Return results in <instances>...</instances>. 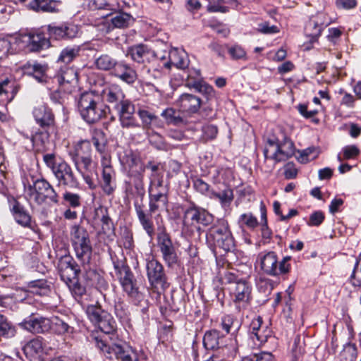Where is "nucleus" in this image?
<instances>
[{"label": "nucleus", "instance_id": "f257e3e1", "mask_svg": "<svg viewBox=\"0 0 361 361\" xmlns=\"http://www.w3.org/2000/svg\"><path fill=\"white\" fill-rule=\"evenodd\" d=\"M294 143L287 137L283 140L268 139L264 149V161L262 169L267 173L273 171L276 163L288 160L295 155Z\"/></svg>", "mask_w": 361, "mask_h": 361}, {"label": "nucleus", "instance_id": "f03ea898", "mask_svg": "<svg viewBox=\"0 0 361 361\" xmlns=\"http://www.w3.org/2000/svg\"><path fill=\"white\" fill-rule=\"evenodd\" d=\"M149 197V212L145 211V205L142 202H139L138 201H135L134 202V207L140 225L149 238L152 239L155 234V229L152 219V214L166 207L168 197L167 195H150Z\"/></svg>", "mask_w": 361, "mask_h": 361}, {"label": "nucleus", "instance_id": "7ed1b4c3", "mask_svg": "<svg viewBox=\"0 0 361 361\" xmlns=\"http://www.w3.org/2000/svg\"><path fill=\"white\" fill-rule=\"evenodd\" d=\"M26 198L30 203L58 204L59 196L53 186L44 178L37 179L25 188Z\"/></svg>", "mask_w": 361, "mask_h": 361}, {"label": "nucleus", "instance_id": "20e7f679", "mask_svg": "<svg viewBox=\"0 0 361 361\" xmlns=\"http://www.w3.org/2000/svg\"><path fill=\"white\" fill-rule=\"evenodd\" d=\"M43 161L50 169L59 185L71 188H78L79 182L71 166L63 159H57L54 154H46Z\"/></svg>", "mask_w": 361, "mask_h": 361}, {"label": "nucleus", "instance_id": "39448f33", "mask_svg": "<svg viewBox=\"0 0 361 361\" xmlns=\"http://www.w3.org/2000/svg\"><path fill=\"white\" fill-rule=\"evenodd\" d=\"M78 109L82 118L89 123H94L106 114V107L92 92L82 93L78 102Z\"/></svg>", "mask_w": 361, "mask_h": 361}, {"label": "nucleus", "instance_id": "423d86ee", "mask_svg": "<svg viewBox=\"0 0 361 361\" xmlns=\"http://www.w3.org/2000/svg\"><path fill=\"white\" fill-rule=\"evenodd\" d=\"M35 122L40 127L32 133L31 141L34 145L44 143L49 138V130L54 126V116L51 110L44 104H39L32 111Z\"/></svg>", "mask_w": 361, "mask_h": 361}, {"label": "nucleus", "instance_id": "0eeeda50", "mask_svg": "<svg viewBox=\"0 0 361 361\" xmlns=\"http://www.w3.org/2000/svg\"><path fill=\"white\" fill-rule=\"evenodd\" d=\"M207 239L214 247L222 249L225 252L231 251L235 247L233 237L228 224L225 219L218 220L216 224L210 228Z\"/></svg>", "mask_w": 361, "mask_h": 361}, {"label": "nucleus", "instance_id": "6e6552de", "mask_svg": "<svg viewBox=\"0 0 361 361\" xmlns=\"http://www.w3.org/2000/svg\"><path fill=\"white\" fill-rule=\"evenodd\" d=\"M257 259L261 270L267 275L278 276L290 271L289 261L291 259L290 256H286L281 261H279L277 255L273 251H269L259 254Z\"/></svg>", "mask_w": 361, "mask_h": 361}, {"label": "nucleus", "instance_id": "1a4fd4ad", "mask_svg": "<svg viewBox=\"0 0 361 361\" xmlns=\"http://www.w3.org/2000/svg\"><path fill=\"white\" fill-rule=\"evenodd\" d=\"M71 240L78 259L88 262L92 252L87 231L79 225H74L71 230Z\"/></svg>", "mask_w": 361, "mask_h": 361}, {"label": "nucleus", "instance_id": "9d476101", "mask_svg": "<svg viewBox=\"0 0 361 361\" xmlns=\"http://www.w3.org/2000/svg\"><path fill=\"white\" fill-rule=\"evenodd\" d=\"M14 43L19 50L27 47L31 51H39L50 45L49 40L42 33L20 34L14 37Z\"/></svg>", "mask_w": 361, "mask_h": 361}, {"label": "nucleus", "instance_id": "9b49d317", "mask_svg": "<svg viewBox=\"0 0 361 361\" xmlns=\"http://www.w3.org/2000/svg\"><path fill=\"white\" fill-rule=\"evenodd\" d=\"M96 345L106 358H116L121 361H139L136 353L125 350L121 345H109L103 340L96 338Z\"/></svg>", "mask_w": 361, "mask_h": 361}, {"label": "nucleus", "instance_id": "f8f14e48", "mask_svg": "<svg viewBox=\"0 0 361 361\" xmlns=\"http://www.w3.org/2000/svg\"><path fill=\"white\" fill-rule=\"evenodd\" d=\"M118 114L121 126L126 129L141 128V124L135 118L134 104L129 100L124 99L114 107Z\"/></svg>", "mask_w": 361, "mask_h": 361}, {"label": "nucleus", "instance_id": "ddd939ff", "mask_svg": "<svg viewBox=\"0 0 361 361\" xmlns=\"http://www.w3.org/2000/svg\"><path fill=\"white\" fill-rule=\"evenodd\" d=\"M157 245L166 264L169 267L176 264L178 255L169 234L164 228L160 229L157 234Z\"/></svg>", "mask_w": 361, "mask_h": 361}, {"label": "nucleus", "instance_id": "4468645a", "mask_svg": "<svg viewBox=\"0 0 361 361\" xmlns=\"http://www.w3.org/2000/svg\"><path fill=\"white\" fill-rule=\"evenodd\" d=\"M252 287L245 279L230 288V294L235 307L239 310H244L250 305Z\"/></svg>", "mask_w": 361, "mask_h": 361}, {"label": "nucleus", "instance_id": "2eb2a0df", "mask_svg": "<svg viewBox=\"0 0 361 361\" xmlns=\"http://www.w3.org/2000/svg\"><path fill=\"white\" fill-rule=\"evenodd\" d=\"M144 173L131 171L128 174V180L125 182V192L128 198L141 197L145 194L143 182Z\"/></svg>", "mask_w": 361, "mask_h": 361}, {"label": "nucleus", "instance_id": "dca6fc26", "mask_svg": "<svg viewBox=\"0 0 361 361\" xmlns=\"http://www.w3.org/2000/svg\"><path fill=\"white\" fill-rule=\"evenodd\" d=\"M19 326L29 332L42 334L47 332L51 329V322L49 318L32 314L21 322Z\"/></svg>", "mask_w": 361, "mask_h": 361}, {"label": "nucleus", "instance_id": "f3484780", "mask_svg": "<svg viewBox=\"0 0 361 361\" xmlns=\"http://www.w3.org/2000/svg\"><path fill=\"white\" fill-rule=\"evenodd\" d=\"M331 23L328 16L324 13H318L312 16L305 27V32L312 41L317 40L321 35L322 30Z\"/></svg>", "mask_w": 361, "mask_h": 361}, {"label": "nucleus", "instance_id": "a211bd4d", "mask_svg": "<svg viewBox=\"0 0 361 361\" xmlns=\"http://www.w3.org/2000/svg\"><path fill=\"white\" fill-rule=\"evenodd\" d=\"M213 216L205 209L192 207L187 209L183 216V224L185 225L202 224L207 226L212 223Z\"/></svg>", "mask_w": 361, "mask_h": 361}, {"label": "nucleus", "instance_id": "6ab92c4d", "mask_svg": "<svg viewBox=\"0 0 361 361\" xmlns=\"http://www.w3.org/2000/svg\"><path fill=\"white\" fill-rule=\"evenodd\" d=\"M119 281L123 290L133 298L140 301L142 295L137 290L133 281V274L127 267H122L118 269Z\"/></svg>", "mask_w": 361, "mask_h": 361}, {"label": "nucleus", "instance_id": "aec40b11", "mask_svg": "<svg viewBox=\"0 0 361 361\" xmlns=\"http://www.w3.org/2000/svg\"><path fill=\"white\" fill-rule=\"evenodd\" d=\"M146 269L148 280L153 286H164L166 283V276L162 264L154 258L147 259Z\"/></svg>", "mask_w": 361, "mask_h": 361}, {"label": "nucleus", "instance_id": "412c9836", "mask_svg": "<svg viewBox=\"0 0 361 361\" xmlns=\"http://www.w3.org/2000/svg\"><path fill=\"white\" fill-rule=\"evenodd\" d=\"M104 164L102 166V180H101V187L104 191V192L107 195H111L115 189H116V182H115V172L111 166L110 163H108V160L104 159Z\"/></svg>", "mask_w": 361, "mask_h": 361}, {"label": "nucleus", "instance_id": "4be33fe9", "mask_svg": "<svg viewBox=\"0 0 361 361\" xmlns=\"http://www.w3.org/2000/svg\"><path fill=\"white\" fill-rule=\"evenodd\" d=\"M182 113L194 114L198 111L201 106V99L190 94H181L176 102Z\"/></svg>", "mask_w": 361, "mask_h": 361}, {"label": "nucleus", "instance_id": "5701e85b", "mask_svg": "<svg viewBox=\"0 0 361 361\" xmlns=\"http://www.w3.org/2000/svg\"><path fill=\"white\" fill-rule=\"evenodd\" d=\"M60 276L66 284L72 283L78 275L79 269L72 259L65 258L61 260L59 264Z\"/></svg>", "mask_w": 361, "mask_h": 361}, {"label": "nucleus", "instance_id": "b1692460", "mask_svg": "<svg viewBox=\"0 0 361 361\" xmlns=\"http://www.w3.org/2000/svg\"><path fill=\"white\" fill-rule=\"evenodd\" d=\"M169 60L164 62L165 68L170 70L172 66L184 69L188 66V59L183 51L178 49H171L168 53Z\"/></svg>", "mask_w": 361, "mask_h": 361}, {"label": "nucleus", "instance_id": "393cba45", "mask_svg": "<svg viewBox=\"0 0 361 361\" xmlns=\"http://www.w3.org/2000/svg\"><path fill=\"white\" fill-rule=\"evenodd\" d=\"M120 159L121 164L128 169V174L131 173L133 171L136 173H144L145 171V166L140 157L132 151L126 152Z\"/></svg>", "mask_w": 361, "mask_h": 361}, {"label": "nucleus", "instance_id": "a878e982", "mask_svg": "<svg viewBox=\"0 0 361 361\" xmlns=\"http://www.w3.org/2000/svg\"><path fill=\"white\" fill-rule=\"evenodd\" d=\"M76 170L81 174L85 182L90 189H94L97 186L93 180L92 160V157H83L78 160V168Z\"/></svg>", "mask_w": 361, "mask_h": 361}, {"label": "nucleus", "instance_id": "bb28decb", "mask_svg": "<svg viewBox=\"0 0 361 361\" xmlns=\"http://www.w3.org/2000/svg\"><path fill=\"white\" fill-rule=\"evenodd\" d=\"M112 74L122 81L132 84L137 79L136 71L124 61H119Z\"/></svg>", "mask_w": 361, "mask_h": 361}, {"label": "nucleus", "instance_id": "cd10ccee", "mask_svg": "<svg viewBox=\"0 0 361 361\" xmlns=\"http://www.w3.org/2000/svg\"><path fill=\"white\" fill-rule=\"evenodd\" d=\"M44 338L37 337L27 342L23 348L25 355L30 359H37L45 355Z\"/></svg>", "mask_w": 361, "mask_h": 361}, {"label": "nucleus", "instance_id": "c85d7f7f", "mask_svg": "<svg viewBox=\"0 0 361 361\" xmlns=\"http://www.w3.org/2000/svg\"><path fill=\"white\" fill-rule=\"evenodd\" d=\"M25 74L33 76L38 82H44L47 79V66L37 62H27L22 67Z\"/></svg>", "mask_w": 361, "mask_h": 361}, {"label": "nucleus", "instance_id": "c756f323", "mask_svg": "<svg viewBox=\"0 0 361 361\" xmlns=\"http://www.w3.org/2000/svg\"><path fill=\"white\" fill-rule=\"evenodd\" d=\"M91 150L90 142L87 140H82L75 145L74 148L69 152V156L75 168H78L79 159H83V157H91Z\"/></svg>", "mask_w": 361, "mask_h": 361}, {"label": "nucleus", "instance_id": "7c9ffc66", "mask_svg": "<svg viewBox=\"0 0 361 361\" xmlns=\"http://www.w3.org/2000/svg\"><path fill=\"white\" fill-rule=\"evenodd\" d=\"M102 95L106 102L114 104V107L125 99V94L121 87L116 84L105 87Z\"/></svg>", "mask_w": 361, "mask_h": 361}, {"label": "nucleus", "instance_id": "2f4dec72", "mask_svg": "<svg viewBox=\"0 0 361 361\" xmlns=\"http://www.w3.org/2000/svg\"><path fill=\"white\" fill-rule=\"evenodd\" d=\"M128 54L134 61L144 63L146 60H149L151 56H155V52L149 49L147 45L140 44L130 47Z\"/></svg>", "mask_w": 361, "mask_h": 361}, {"label": "nucleus", "instance_id": "473e14b6", "mask_svg": "<svg viewBox=\"0 0 361 361\" xmlns=\"http://www.w3.org/2000/svg\"><path fill=\"white\" fill-rule=\"evenodd\" d=\"M238 9L239 3L237 0H208L207 11L210 13H227L229 6Z\"/></svg>", "mask_w": 361, "mask_h": 361}, {"label": "nucleus", "instance_id": "72a5a7b5", "mask_svg": "<svg viewBox=\"0 0 361 361\" xmlns=\"http://www.w3.org/2000/svg\"><path fill=\"white\" fill-rule=\"evenodd\" d=\"M224 336L216 330L208 331L204 334L203 345L207 350H217L224 345Z\"/></svg>", "mask_w": 361, "mask_h": 361}, {"label": "nucleus", "instance_id": "f704fd0d", "mask_svg": "<svg viewBox=\"0 0 361 361\" xmlns=\"http://www.w3.org/2000/svg\"><path fill=\"white\" fill-rule=\"evenodd\" d=\"M181 114L183 113L180 109L176 110L173 108H167L161 112V116L165 119L168 124L180 126L187 123Z\"/></svg>", "mask_w": 361, "mask_h": 361}, {"label": "nucleus", "instance_id": "c9c22d12", "mask_svg": "<svg viewBox=\"0 0 361 361\" xmlns=\"http://www.w3.org/2000/svg\"><path fill=\"white\" fill-rule=\"evenodd\" d=\"M57 4L56 0H32L29 3V6L36 11L55 12Z\"/></svg>", "mask_w": 361, "mask_h": 361}, {"label": "nucleus", "instance_id": "e433bc0d", "mask_svg": "<svg viewBox=\"0 0 361 361\" xmlns=\"http://www.w3.org/2000/svg\"><path fill=\"white\" fill-rule=\"evenodd\" d=\"M209 197L218 200L221 206L226 207L229 206L233 200V191L230 187L225 186L224 189L219 192L214 191L211 192Z\"/></svg>", "mask_w": 361, "mask_h": 361}, {"label": "nucleus", "instance_id": "4c0bfd02", "mask_svg": "<svg viewBox=\"0 0 361 361\" xmlns=\"http://www.w3.org/2000/svg\"><path fill=\"white\" fill-rule=\"evenodd\" d=\"M219 274L222 284H232L234 286L245 280L241 276L240 271L234 269L223 270V272H220Z\"/></svg>", "mask_w": 361, "mask_h": 361}, {"label": "nucleus", "instance_id": "58836bf2", "mask_svg": "<svg viewBox=\"0 0 361 361\" xmlns=\"http://www.w3.org/2000/svg\"><path fill=\"white\" fill-rule=\"evenodd\" d=\"M29 291L40 296L47 295L50 293V287L44 279L30 281L28 284Z\"/></svg>", "mask_w": 361, "mask_h": 361}, {"label": "nucleus", "instance_id": "ea45409f", "mask_svg": "<svg viewBox=\"0 0 361 361\" xmlns=\"http://www.w3.org/2000/svg\"><path fill=\"white\" fill-rule=\"evenodd\" d=\"M56 78L60 85L73 83L78 81V74L73 68L64 67L60 69Z\"/></svg>", "mask_w": 361, "mask_h": 361}, {"label": "nucleus", "instance_id": "a19ab883", "mask_svg": "<svg viewBox=\"0 0 361 361\" xmlns=\"http://www.w3.org/2000/svg\"><path fill=\"white\" fill-rule=\"evenodd\" d=\"M119 61L108 54H102L95 61L97 68L102 71H112L114 72Z\"/></svg>", "mask_w": 361, "mask_h": 361}, {"label": "nucleus", "instance_id": "79ce46f5", "mask_svg": "<svg viewBox=\"0 0 361 361\" xmlns=\"http://www.w3.org/2000/svg\"><path fill=\"white\" fill-rule=\"evenodd\" d=\"M114 313L116 317L123 324H128L130 320V313L128 305L120 300L114 305Z\"/></svg>", "mask_w": 361, "mask_h": 361}, {"label": "nucleus", "instance_id": "37998d69", "mask_svg": "<svg viewBox=\"0 0 361 361\" xmlns=\"http://www.w3.org/2000/svg\"><path fill=\"white\" fill-rule=\"evenodd\" d=\"M99 212L102 214L100 222L102 224V232L104 234L107 235H111V233H114V226L111 219L107 214V211L106 209L101 208L100 209L97 211V216H99Z\"/></svg>", "mask_w": 361, "mask_h": 361}, {"label": "nucleus", "instance_id": "c03bdc74", "mask_svg": "<svg viewBox=\"0 0 361 361\" xmlns=\"http://www.w3.org/2000/svg\"><path fill=\"white\" fill-rule=\"evenodd\" d=\"M86 313L89 319L96 325L104 317H108V312L97 305H89L87 307Z\"/></svg>", "mask_w": 361, "mask_h": 361}, {"label": "nucleus", "instance_id": "a18cd8bd", "mask_svg": "<svg viewBox=\"0 0 361 361\" xmlns=\"http://www.w3.org/2000/svg\"><path fill=\"white\" fill-rule=\"evenodd\" d=\"M149 194L157 195H167L166 187L163 185L162 178L159 176H154L150 181Z\"/></svg>", "mask_w": 361, "mask_h": 361}, {"label": "nucleus", "instance_id": "49530a36", "mask_svg": "<svg viewBox=\"0 0 361 361\" xmlns=\"http://www.w3.org/2000/svg\"><path fill=\"white\" fill-rule=\"evenodd\" d=\"M51 328L57 334H70L73 332V327L71 326L66 322L57 317H55L51 319Z\"/></svg>", "mask_w": 361, "mask_h": 361}, {"label": "nucleus", "instance_id": "de8ad7c7", "mask_svg": "<svg viewBox=\"0 0 361 361\" xmlns=\"http://www.w3.org/2000/svg\"><path fill=\"white\" fill-rule=\"evenodd\" d=\"M80 50V49L78 46L66 47L61 51L58 62L71 63L78 55Z\"/></svg>", "mask_w": 361, "mask_h": 361}, {"label": "nucleus", "instance_id": "09e8293b", "mask_svg": "<svg viewBox=\"0 0 361 361\" xmlns=\"http://www.w3.org/2000/svg\"><path fill=\"white\" fill-rule=\"evenodd\" d=\"M137 114L142 121L141 128H136L135 130H143L144 129H149L151 127L152 122L157 119V116L145 109H140Z\"/></svg>", "mask_w": 361, "mask_h": 361}, {"label": "nucleus", "instance_id": "8fccbe9b", "mask_svg": "<svg viewBox=\"0 0 361 361\" xmlns=\"http://www.w3.org/2000/svg\"><path fill=\"white\" fill-rule=\"evenodd\" d=\"M132 20L131 16L126 13H120L111 20L113 26L117 28L128 27Z\"/></svg>", "mask_w": 361, "mask_h": 361}, {"label": "nucleus", "instance_id": "3c124183", "mask_svg": "<svg viewBox=\"0 0 361 361\" xmlns=\"http://www.w3.org/2000/svg\"><path fill=\"white\" fill-rule=\"evenodd\" d=\"M190 85L193 86V88L195 89L198 92L204 94L208 98H212L215 95V92L213 87L203 81V80L201 82H195V83H192Z\"/></svg>", "mask_w": 361, "mask_h": 361}, {"label": "nucleus", "instance_id": "603ef678", "mask_svg": "<svg viewBox=\"0 0 361 361\" xmlns=\"http://www.w3.org/2000/svg\"><path fill=\"white\" fill-rule=\"evenodd\" d=\"M97 325L106 334L113 333L116 329V323L109 313L108 317H104Z\"/></svg>", "mask_w": 361, "mask_h": 361}, {"label": "nucleus", "instance_id": "864d4df0", "mask_svg": "<svg viewBox=\"0 0 361 361\" xmlns=\"http://www.w3.org/2000/svg\"><path fill=\"white\" fill-rule=\"evenodd\" d=\"M19 51L16 44L14 43V38L9 40L6 38L0 37V52H6L13 54Z\"/></svg>", "mask_w": 361, "mask_h": 361}, {"label": "nucleus", "instance_id": "5fc2aeb1", "mask_svg": "<svg viewBox=\"0 0 361 361\" xmlns=\"http://www.w3.org/2000/svg\"><path fill=\"white\" fill-rule=\"evenodd\" d=\"M63 200L64 201V204H68L73 208L78 207L81 204L80 196L78 194L68 191H66L63 194Z\"/></svg>", "mask_w": 361, "mask_h": 361}, {"label": "nucleus", "instance_id": "6e6d98bb", "mask_svg": "<svg viewBox=\"0 0 361 361\" xmlns=\"http://www.w3.org/2000/svg\"><path fill=\"white\" fill-rule=\"evenodd\" d=\"M239 224L245 226L250 229H254L258 226L257 218L251 213L243 214L240 216Z\"/></svg>", "mask_w": 361, "mask_h": 361}, {"label": "nucleus", "instance_id": "4d7b16f0", "mask_svg": "<svg viewBox=\"0 0 361 361\" xmlns=\"http://www.w3.org/2000/svg\"><path fill=\"white\" fill-rule=\"evenodd\" d=\"M9 92H11L12 93V99L18 92L14 82L8 78H0V95L3 94H8Z\"/></svg>", "mask_w": 361, "mask_h": 361}, {"label": "nucleus", "instance_id": "13d9d810", "mask_svg": "<svg viewBox=\"0 0 361 361\" xmlns=\"http://www.w3.org/2000/svg\"><path fill=\"white\" fill-rule=\"evenodd\" d=\"M350 282L354 286H361V255L356 260L350 276Z\"/></svg>", "mask_w": 361, "mask_h": 361}, {"label": "nucleus", "instance_id": "bf43d9fd", "mask_svg": "<svg viewBox=\"0 0 361 361\" xmlns=\"http://www.w3.org/2000/svg\"><path fill=\"white\" fill-rule=\"evenodd\" d=\"M271 335V331L267 328V326H264L262 329V331H258L251 340H252L254 345L256 347H260L263 343L267 342V338Z\"/></svg>", "mask_w": 361, "mask_h": 361}, {"label": "nucleus", "instance_id": "052dcab7", "mask_svg": "<svg viewBox=\"0 0 361 361\" xmlns=\"http://www.w3.org/2000/svg\"><path fill=\"white\" fill-rule=\"evenodd\" d=\"M16 334V327L12 324L8 319L4 322L0 326V337L5 338H11L15 336Z\"/></svg>", "mask_w": 361, "mask_h": 361}, {"label": "nucleus", "instance_id": "680f3d73", "mask_svg": "<svg viewBox=\"0 0 361 361\" xmlns=\"http://www.w3.org/2000/svg\"><path fill=\"white\" fill-rule=\"evenodd\" d=\"M341 151L343 158L347 160L356 159L360 153V149L355 145H346Z\"/></svg>", "mask_w": 361, "mask_h": 361}, {"label": "nucleus", "instance_id": "e2e57ef3", "mask_svg": "<svg viewBox=\"0 0 361 361\" xmlns=\"http://www.w3.org/2000/svg\"><path fill=\"white\" fill-rule=\"evenodd\" d=\"M93 144L97 150L98 152L100 153L101 157H102V164H104V161L106 159L108 160V163L111 162L110 160V156L109 154L106 152V145L104 142H99L98 137H94L92 138Z\"/></svg>", "mask_w": 361, "mask_h": 361}, {"label": "nucleus", "instance_id": "0e129e2a", "mask_svg": "<svg viewBox=\"0 0 361 361\" xmlns=\"http://www.w3.org/2000/svg\"><path fill=\"white\" fill-rule=\"evenodd\" d=\"M202 78L201 77V73L199 69L191 68L188 71V76L185 81V85L189 88H193V86L190 85L195 83V82H201Z\"/></svg>", "mask_w": 361, "mask_h": 361}, {"label": "nucleus", "instance_id": "69168bd1", "mask_svg": "<svg viewBox=\"0 0 361 361\" xmlns=\"http://www.w3.org/2000/svg\"><path fill=\"white\" fill-rule=\"evenodd\" d=\"M63 27L66 39H73L79 36L80 27L77 25L73 23H64Z\"/></svg>", "mask_w": 361, "mask_h": 361}, {"label": "nucleus", "instance_id": "338daca9", "mask_svg": "<svg viewBox=\"0 0 361 361\" xmlns=\"http://www.w3.org/2000/svg\"><path fill=\"white\" fill-rule=\"evenodd\" d=\"M63 24L60 26L48 25L47 30L50 37L56 39H66Z\"/></svg>", "mask_w": 361, "mask_h": 361}, {"label": "nucleus", "instance_id": "774afa93", "mask_svg": "<svg viewBox=\"0 0 361 361\" xmlns=\"http://www.w3.org/2000/svg\"><path fill=\"white\" fill-rule=\"evenodd\" d=\"M194 188L195 190L200 193L207 195L209 197L211 195L212 190H209V185L206 182L200 178H197L194 180L193 183Z\"/></svg>", "mask_w": 361, "mask_h": 361}]
</instances>
